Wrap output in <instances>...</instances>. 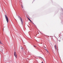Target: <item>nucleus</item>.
Returning a JSON list of instances; mask_svg holds the SVG:
<instances>
[{
	"label": "nucleus",
	"instance_id": "obj_1",
	"mask_svg": "<svg viewBox=\"0 0 63 63\" xmlns=\"http://www.w3.org/2000/svg\"><path fill=\"white\" fill-rule=\"evenodd\" d=\"M5 17L6 19V21H7V23H8V22H9V19H8V17H7V16L6 15H5Z\"/></svg>",
	"mask_w": 63,
	"mask_h": 63
},
{
	"label": "nucleus",
	"instance_id": "obj_9",
	"mask_svg": "<svg viewBox=\"0 0 63 63\" xmlns=\"http://www.w3.org/2000/svg\"><path fill=\"white\" fill-rule=\"evenodd\" d=\"M22 8H23V6H22Z\"/></svg>",
	"mask_w": 63,
	"mask_h": 63
},
{
	"label": "nucleus",
	"instance_id": "obj_8",
	"mask_svg": "<svg viewBox=\"0 0 63 63\" xmlns=\"http://www.w3.org/2000/svg\"><path fill=\"white\" fill-rule=\"evenodd\" d=\"M55 47H56V45L55 46Z\"/></svg>",
	"mask_w": 63,
	"mask_h": 63
},
{
	"label": "nucleus",
	"instance_id": "obj_13",
	"mask_svg": "<svg viewBox=\"0 0 63 63\" xmlns=\"http://www.w3.org/2000/svg\"><path fill=\"white\" fill-rule=\"evenodd\" d=\"M17 57H16V58H17Z\"/></svg>",
	"mask_w": 63,
	"mask_h": 63
},
{
	"label": "nucleus",
	"instance_id": "obj_10",
	"mask_svg": "<svg viewBox=\"0 0 63 63\" xmlns=\"http://www.w3.org/2000/svg\"><path fill=\"white\" fill-rule=\"evenodd\" d=\"M59 42H60V40H59Z\"/></svg>",
	"mask_w": 63,
	"mask_h": 63
},
{
	"label": "nucleus",
	"instance_id": "obj_12",
	"mask_svg": "<svg viewBox=\"0 0 63 63\" xmlns=\"http://www.w3.org/2000/svg\"><path fill=\"white\" fill-rule=\"evenodd\" d=\"M41 63H43V62H42Z\"/></svg>",
	"mask_w": 63,
	"mask_h": 63
},
{
	"label": "nucleus",
	"instance_id": "obj_11",
	"mask_svg": "<svg viewBox=\"0 0 63 63\" xmlns=\"http://www.w3.org/2000/svg\"><path fill=\"white\" fill-rule=\"evenodd\" d=\"M23 48L22 47V49Z\"/></svg>",
	"mask_w": 63,
	"mask_h": 63
},
{
	"label": "nucleus",
	"instance_id": "obj_5",
	"mask_svg": "<svg viewBox=\"0 0 63 63\" xmlns=\"http://www.w3.org/2000/svg\"><path fill=\"white\" fill-rule=\"evenodd\" d=\"M0 44H3L2 43H1V42L0 41Z\"/></svg>",
	"mask_w": 63,
	"mask_h": 63
},
{
	"label": "nucleus",
	"instance_id": "obj_6",
	"mask_svg": "<svg viewBox=\"0 0 63 63\" xmlns=\"http://www.w3.org/2000/svg\"><path fill=\"white\" fill-rule=\"evenodd\" d=\"M55 49L56 50V49H57V48H56V47H55Z\"/></svg>",
	"mask_w": 63,
	"mask_h": 63
},
{
	"label": "nucleus",
	"instance_id": "obj_3",
	"mask_svg": "<svg viewBox=\"0 0 63 63\" xmlns=\"http://www.w3.org/2000/svg\"><path fill=\"white\" fill-rule=\"evenodd\" d=\"M14 55L15 57H17V55L16 54V52H14Z\"/></svg>",
	"mask_w": 63,
	"mask_h": 63
},
{
	"label": "nucleus",
	"instance_id": "obj_2",
	"mask_svg": "<svg viewBox=\"0 0 63 63\" xmlns=\"http://www.w3.org/2000/svg\"><path fill=\"white\" fill-rule=\"evenodd\" d=\"M20 19L21 21V24L22 25H23V21H22V18L20 17Z\"/></svg>",
	"mask_w": 63,
	"mask_h": 63
},
{
	"label": "nucleus",
	"instance_id": "obj_4",
	"mask_svg": "<svg viewBox=\"0 0 63 63\" xmlns=\"http://www.w3.org/2000/svg\"><path fill=\"white\" fill-rule=\"evenodd\" d=\"M28 18L29 20H30V21H31V22H32V21H31V20H30V19L28 17Z\"/></svg>",
	"mask_w": 63,
	"mask_h": 63
},
{
	"label": "nucleus",
	"instance_id": "obj_7",
	"mask_svg": "<svg viewBox=\"0 0 63 63\" xmlns=\"http://www.w3.org/2000/svg\"><path fill=\"white\" fill-rule=\"evenodd\" d=\"M34 47H36V46L34 45Z\"/></svg>",
	"mask_w": 63,
	"mask_h": 63
}]
</instances>
